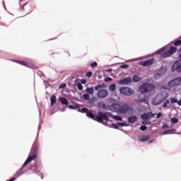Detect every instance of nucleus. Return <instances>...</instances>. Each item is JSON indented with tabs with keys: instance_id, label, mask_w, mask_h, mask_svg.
I'll return each instance as SVG.
<instances>
[{
	"instance_id": "1",
	"label": "nucleus",
	"mask_w": 181,
	"mask_h": 181,
	"mask_svg": "<svg viewBox=\"0 0 181 181\" xmlns=\"http://www.w3.org/2000/svg\"><path fill=\"white\" fill-rule=\"evenodd\" d=\"M39 145L35 144L33 147V152H31L30 156L28 157L27 160L25 161L24 164L23 165L21 169L29 165L32 160H36L37 158V152H39Z\"/></svg>"
},
{
	"instance_id": "2",
	"label": "nucleus",
	"mask_w": 181,
	"mask_h": 181,
	"mask_svg": "<svg viewBox=\"0 0 181 181\" xmlns=\"http://www.w3.org/2000/svg\"><path fill=\"white\" fill-rule=\"evenodd\" d=\"M109 117H111V112H98V115H96L95 121L100 124H103L104 121H110Z\"/></svg>"
},
{
	"instance_id": "3",
	"label": "nucleus",
	"mask_w": 181,
	"mask_h": 181,
	"mask_svg": "<svg viewBox=\"0 0 181 181\" xmlns=\"http://www.w3.org/2000/svg\"><path fill=\"white\" fill-rule=\"evenodd\" d=\"M168 97L169 93L166 91H161L154 98V103L156 105H159L160 103H163Z\"/></svg>"
},
{
	"instance_id": "4",
	"label": "nucleus",
	"mask_w": 181,
	"mask_h": 181,
	"mask_svg": "<svg viewBox=\"0 0 181 181\" xmlns=\"http://www.w3.org/2000/svg\"><path fill=\"white\" fill-rule=\"evenodd\" d=\"M154 88H156V86L153 83H146L139 86V91L142 93H151V91H153Z\"/></svg>"
},
{
	"instance_id": "5",
	"label": "nucleus",
	"mask_w": 181,
	"mask_h": 181,
	"mask_svg": "<svg viewBox=\"0 0 181 181\" xmlns=\"http://www.w3.org/2000/svg\"><path fill=\"white\" fill-rule=\"evenodd\" d=\"M120 94L122 95H127V97H131L133 94L135 93V90L134 89L129 88V87H122L119 88Z\"/></svg>"
},
{
	"instance_id": "6",
	"label": "nucleus",
	"mask_w": 181,
	"mask_h": 181,
	"mask_svg": "<svg viewBox=\"0 0 181 181\" xmlns=\"http://www.w3.org/2000/svg\"><path fill=\"white\" fill-rule=\"evenodd\" d=\"M131 110V106L127 103H123L119 106V114H128Z\"/></svg>"
},
{
	"instance_id": "7",
	"label": "nucleus",
	"mask_w": 181,
	"mask_h": 181,
	"mask_svg": "<svg viewBox=\"0 0 181 181\" xmlns=\"http://www.w3.org/2000/svg\"><path fill=\"white\" fill-rule=\"evenodd\" d=\"M80 112H85L88 118H90L91 119H93V121H95L97 117L93 114V112L91 110H88L87 107H83L81 111L79 110Z\"/></svg>"
},
{
	"instance_id": "8",
	"label": "nucleus",
	"mask_w": 181,
	"mask_h": 181,
	"mask_svg": "<svg viewBox=\"0 0 181 181\" xmlns=\"http://www.w3.org/2000/svg\"><path fill=\"white\" fill-rule=\"evenodd\" d=\"M108 90L107 89H100L97 93V97L98 98H106V97H108Z\"/></svg>"
},
{
	"instance_id": "9",
	"label": "nucleus",
	"mask_w": 181,
	"mask_h": 181,
	"mask_svg": "<svg viewBox=\"0 0 181 181\" xmlns=\"http://www.w3.org/2000/svg\"><path fill=\"white\" fill-rule=\"evenodd\" d=\"M173 71H177V73H181V62L176 61L172 66Z\"/></svg>"
},
{
	"instance_id": "10",
	"label": "nucleus",
	"mask_w": 181,
	"mask_h": 181,
	"mask_svg": "<svg viewBox=\"0 0 181 181\" xmlns=\"http://www.w3.org/2000/svg\"><path fill=\"white\" fill-rule=\"evenodd\" d=\"M180 85H181V77L172 80L168 83V86H170V87H176Z\"/></svg>"
},
{
	"instance_id": "11",
	"label": "nucleus",
	"mask_w": 181,
	"mask_h": 181,
	"mask_svg": "<svg viewBox=\"0 0 181 181\" xmlns=\"http://www.w3.org/2000/svg\"><path fill=\"white\" fill-rule=\"evenodd\" d=\"M40 166H42V163L39 161V160H37L35 161L34 164H32L30 166V170L36 171L39 169V168H40Z\"/></svg>"
},
{
	"instance_id": "12",
	"label": "nucleus",
	"mask_w": 181,
	"mask_h": 181,
	"mask_svg": "<svg viewBox=\"0 0 181 181\" xmlns=\"http://www.w3.org/2000/svg\"><path fill=\"white\" fill-rule=\"evenodd\" d=\"M154 117L155 114L152 113L151 112H148L143 114L141 118L143 119V121H146L147 119H151V118H153Z\"/></svg>"
},
{
	"instance_id": "13",
	"label": "nucleus",
	"mask_w": 181,
	"mask_h": 181,
	"mask_svg": "<svg viewBox=\"0 0 181 181\" xmlns=\"http://www.w3.org/2000/svg\"><path fill=\"white\" fill-rule=\"evenodd\" d=\"M155 63V59H150L147 61H142L140 62V64L143 66V67H146L148 66H152Z\"/></svg>"
},
{
	"instance_id": "14",
	"label": "nucleus",
	"mask_w": 181,
	"mask_h": 181,
	"mask_svg": "<svg viewBox=\"0 0 181 181\" xmlns=\"http://www.w3.org/2000/svg\"><path fill=\"white\" fill-rule=\"evenodd\" d=\"M119 84H122V86H127L131 83H132V78L131 77L124 78L123 79H120L118 81Z\"/></svg>"
},
{
	"instance_id": "15",
	"label": "nucleus",
	"mask_w": 181,
	"mask_h": 181,
	"mask_svg": "<svg viewBox=\"0 0 181 181\" xmlns=\"http://www.w3.org/2000/svg\"><path fill=\"white\" fill-rule=\"evenodd\" d=\"M119 107L120 105L113 104L110 106V110L113 112H119Z\"/></svg>"
},
{
	"instance_id": "16",
	"label": "nucleus",
	"mask_w": 181,
	"mask_h": 181,
	"mask_svg": "<svg viewBox=\"0 0 181 181\" xmlns=\"http://www.w3.org/2000/svg\"><path fill=\"white\" fill-rule=\"evenodd\" d=\"M151 139L150 135H142L139 136V142H146V141H149Z\"/></svg>"
},
{
	"instance_id": "17",
	"label": "nucleus",
	"mask_w": 181,
	"mask_h": 181,
	"mask_svg": "<svg viewBox=\"0 0 181 181\" xmlns=\"http://www.w3.org/2000/svg\"><path fill=\"white\" fill-rule=\"evenodd\" d=\"M127 121L129 124H134L138 121V117L136 116H131L128 117Z\"/></svg>"
},
{
	"instance_id": "18",
	"label": "nucleus",
	"mask_w": 181,
	"mask_h": 181,
	"mask_svg": "<svg viewBox=\"0 0 181 181\" xmlns=\"http://www.w3.org/2000/svg\"><path fill=\"white\" fill-rule=\"evenodd\" d=\"M170 53V54L172 56L174 53H176L177 52V48L174 46H171L169 47V49L168 50Z\"/></svg>"
},
{
	"instance_id": "19",
	"label": "nucleus",
	"mask_w": 181,
	"mask_h": 181,
	"mask_svg": "<svg viewBox=\"0 0 181 181\" xmlns=\"http://www.w3.org/2000/svg\"><path fill=\"white\" fill-rule=\"evenodd\" d=\"M59 101L63 105H69V100L65 98H59Z\"/></svg>"
},
{
	"instance_id": "20",
	"label": "nucleus",
	"mask_w": 181,
	"mask_h": 181,
	"mask_svg": "<svg viewBox=\"0 0 181 181\" xmlns=\"http://www.w3.org/2000/svg\"><path fill=\"white\" fill-rule=\"evenodd\" d=\"M176 132V130L175 129H168L167 131L163 132V135H170L172 134H175Z\"/></svg>"
},
{
	"instance_id": "21",
	"label": "nucleus",
	"mask_w": 181,
	"mask_h": 181,
	"mask_svg": "<svg viewBox=\"0 0 181 181\" xmlns=\"http://www.w3.org/2000/svg\"><path fill=\"white\" fill-rule=\"evenodd\" d=\"M50 101H51V106L53 107V105H54V104L57 103V98H56V95H53L51 97Z\"/></svg>"
},
{
	"instance_id": "22",
	"label": "nucleus",
	"mask_w": 181,
	"mask_h": 181,
	"mask_svg": "<svg viewBox=\"0 0 181 181\" xmlns=\"http://www.w3.org/2000/svg\"><path fill=\"white\" fill-rule=\"evenodd\" d=\"M107 87V85L105 83H102L100 85H98L95 87V91H98V90H101V88H105Z\"/></svg>"
},
{
	"instance_id": "23",
	"label": "nucleus",
	"mask_w": 181,
	"mask_h": 181,
	"mask_svg": "<svg viewBox=\"0 0 181 181\" xmlns=\"http://www.w3.org/2000/svg\"><path fill=\"white\" fill-rule=\"evenodd\" d=\"M170 56L172 55L170 54L169 51L167 50L161 55V59H168V57H170Z\"/></svg>"
},
{
	"instance_id": "24",
	"label": "nucleus",
	"mask_w": 181,
	"mask_h": 181,
	"mask_svg": "<svg viewBox=\"0 0 181 181\" xmlns=\"http://www.w3.org/2000/svg\"><path fill=\"white\" fill-rule=\"evenodd\" d=\"M110 117L113 119H115V121H122V117L118 115H113L112 113H111Z\"/></svg>"
},
{
	"instance_id": "25",
	"label": "nucleus",
	"mask_w": 181,
	"mask_h": 181,
	"mask_svg": "<svg viewBox=\"0 0 181 181\" xmlns=\"http://www.w3.org/2000/svg\"><path fill=\"white\" fill-rule=\"evenodd\" d=\"M132 80L134 83H138V81H141V77H139L138 75H134Z\"/></svg>"
},
{
	"instance_id": "26",
	"label": "nucleus",
	"mask_w": 181,
	"mask_h": 181,
	"mask_svg": "<svg viewBox=\"0 0 181 181\" xmlns=\"http://www.w3.org/2000/svg\"><path fill=\"white\" fill-rule=\"evenodd\" d=\"M117 88V85H115V83H112L110 86H109V90L112 92L114 93V91H115V89Z\"/></svg>"
},
{
	"instance_id": "27",
	"label": "nucleus",
	"mask_w": 181,
	"mask_h": 181,
	"mask_svg": "<svg viewBox=\"0 0 181 181\" xmlns=\"http://www.w3.org/2000/svg\"><path fill=\"white\" fill-rule=\"evenodd\" d=\"M86 93H88V94H94V88L91 87L86 88Z\"/></svg>"
},
{
	"instance_id": "28",
	"label": "nucleus",
	"mask_w": 181,
	"mask_h": 181,
	"mask_svg": "<svg viewBox=\"0 0 181 181\" xmlns=\"http://www.w3.org/2000/svg\"><path fill=\"white\" fill-rule=\"evenodd\" d=\"M98 107L105 109V103H104V102H99L98 103Z\"/></svg>"
},
{
	"instance_id": "29",
	"label": "nucleus",
	"mask_w": 181,
	"mask_h": 181,
	"mask_svg": "<svg viewBox=\"0 0 181 181\" xmlns=\"http://www.w3.org/2000/svg\"><path fill=\"white\" fill-rule=\"evenodd\" d=\"M16 63H18V64H21V66H25V67H28V64L23 61L18 60L16 61Z\"/></svg>"
},
{
	"instance_id": "30",
	"label": "nucleus",
	"mask_w": 181,
	"mask_h": 181,
	"mask_svg": "<svg viewBox=\"0 0 181 181\" xmlns=\"http://www.w3.org/2000/svg\"><path fill=\"white\" fill-rule=\"evenodd\" d=\"M170 101L171 104H175V103H177V99L176 98V97L170 98Z\"/></svg>"
},
{
	"instance_id": "31",
	"label": "nucleus",
	"mask_w": 181,
	"mask_h": 181,
	"mask_svg": "<svg viewBox=\"0 0 181 181\" xmlns=\"http://www.w3.org/2000/svg\"><path fill=\"white\" fill-rule=\"evenodd\" d=\"M69 108L71 110H80V106L78 105H76L75 106L70 105Z\"/></svg>"
},
{
	"instance_id": "32",
	"label": "nucleus",
	"mask_w": 181,
	"mask_h": 181,
	"mask_svg": "<svg viewBox=\"0 0 181 181\" xmlns=\"http://www.w3.org/2000/svg\"><path fill=\"white\" fill-rule=\"evenodd\" d=\"M171 122H173V124H177V122H179V119L176 117L171 118Z\"/></svg>"
},
{
	"instance_id": "33",
	"label": "nucleus",
	"mask_w": 181,
	"mask_h": 181,
	"mask_svg": "<svg viewBox=\"0 0 181 181\" xmlns=\"http://www.w3.org/2000/svg\"><path fill=\"white\" fill-rule=\"evenodd\" d=\"M181 45V40H178L174 42V46L177 47L180 46Z\"/></svg>"
},
{
	"instance_id": "34",
	"label": "nucleus",
	"mask_w": 181,
	"mask_h": 181,
	"mask_svg": "<svg viewBox=\"0 0 181 181\" xmlns=\"http://www.w3.org/2000/svg\"><path fill=\"white\" fill-rule=\"evenodd\" d=\"M76 87L78 89H79L80 90H83V85H81V83H78L76 84Z\"/></svg>"
},
{
	"instance_id": "35",
	"label": "nucleus",
	"mask_w": 181,
	"mask_h": 181,
	"mask_svg": "<svg viewBox=\"0 0 181 181\" xmlns=\"http://www.w3.org/2000/svg\"><path fill=\"white\" fill-rule=\"evenodd\" d=\"M104 81H105V83H110V81H112V78L111 77L105 78Z\"/></svg>"
},
{
	"instance_id": "36",
	"label": "nucleus",
	"mask_w": 181,
	"mask_h": 181,
	"mask_svg": "<svg viewBox=\"0 0 181 181\" xmlns=\"http://www.w3.org/2000/svg\"><path fill=\"white\" fill-rule=\"evenodd\" d=\"M83 98L85 99V100H90V95L89 94H83Z\"/></svg>"
},
{
	"instance_id": "37",
	"label": "nucleus",
	"mask_w": 181,
	"mask_h": 181,
	"mask_svg": "<svg viewBox=\"0 0 181 181\" xmlns=\"http://www.w3.org/2000/svg\"><path fill=\"white\" fill-rule=\"evenodd\" d=\"M141 131H146V129H148V127H146V125L144 126H141L140 128Z\"/></svg>"
},
{
	"instance_id": "38",
	"label": "nucleus",
	"mask_w": 181,
	"mask_h": 181,
	"mask_svg": "<svg viewBox=\"0 0 181 181\" xmlns=\"http://www.w3.org/2000/svg\"><path fill=\"white\" fill-rule=\"evenodd\" d=\"M86 77L90 78L93 76V72L88 71V72L86 73Z\"/></svg>"
},
{
	"instance_id": "39",
	"label": "nucleus",
	"mask_w": 181,
	"mask_h": 181,
	"mask_svg": "<svg viewBox=\"0 0 181 181\" xmlns=\"http://www.w3.org/2000/svg\"><path fill=\"white\" fill-rule=\"evenodd\" d=\"M91 67H92V69H94V67H97V66H98V64H97V62H93V63H92L91 64Z\"/></svg>"
},
{
	"instance_id": "40",
	"label": "nucleus",
	"mask_w": 181,
	"mask_h": 181,
	"mask_svg": "<svg viewBox=\"0 0 181 181\" xmlns=\"http://www.w3.org/2000/svg\"><path fill=\"white\" fill-rule=\"evenodd\" d=\"M112 127L115 129H118L119 128V124H112Z\"/></svg>"
},
{
	"instance_id": "41",
	"label": "nucleus",
	"mask_w": 181,
	"mask_h": 181,
	"mask_svg": "<svg viewBox=\"0 0 181 181\" xmlns=\"http://www.w3.org/2000/svg\"><path fill=\"white\" fill-rule=\"evenodd\" d=\"M169 103H170L169 100H165V103H163V107H168V104Z\"/></svg>"
},
{
	"instance_id": "42",
	"label": "nucleus",
	"mask_w": 181,
	"mask_h": 181,
	"mask_svg": "<svg viewBox=\"0 0 181 181\" xmlns=\"http://www.w3.org/2000/svg\"><path fill=\"white\" fill-rule=\"evenodd\" d=\"M129 66L128 64H122L120 66L121 69H128Z\"/></svg>"
},
{
	"instance_id": "43",
	"label": "nucleus",
	"mask_w": 181,
	"mask_h": 181,
	"mask_svg": "<svg viewBox=\"0 0 181 181\" xmlns=\"http://www.w3.org/2000/svg\"><path fill=\"white\" fill-rule=\"evenodd\" d=\"M120 127H128V124L127 123H118Z\"/></svg>"
},
{
	"instance_id": "44",
	"label": "nucleus",
	"mask_w": 181,
	"mask_h": 181,
	"mask_svg": "<svg viewBox=\"0 0 181 181\" xmlns=\"http://www.w3.org/2000/svg\"><path fill=\"white\" fill-rule=\"evenodd\" d=\"M22 175V173L21 171H18L16 173V176L18 177L19 176H21Z\"/></svg>"
},
{
	"instance_id": "45",
	"label": "nucleus",
	"mask_w": 181,
	"mask_h": 181,
	"mask_svg": "<svg viewBox=\"0 0 181 181\" xmlns=\"http://www.w3.org/2000/svg\"><path fill=\"white\" fill-rule=\"evenodd\" d=\"M160 117H162V113L161 112H158V114H157V117H156L157 119L160 118Z\"/></svg>"
},
{
	"instance_id": "46",
	"label": "nucleus",
	"mask_w": 181,
	"mask_h": 181,
	"mask_svg": "<svg viewBox=\"0 0 181 181\" xmlns=\"http://www.w3.org/2000/svg\"><path fill=\"white\" fill-rule=\"evenodd\" d=\"M81 82L82 84H86V83H87V81L86 79H81Z\"/></svg>"
},
{
	"instance_id": "47",
	"label": "nucleus",
	"mask_w": 181,
	"mask_h": 181,
	"mask_svg": "<svg viewBox=\"0 0 181 181\" xmlns=\"http://www.w3.org/2000/svg\"><path fill=\"white\" fill-rule=\"evenodd\" d=\"M66 87V83H62L61 84V86H59V88H64Z\"/></svg>"
},
{
	"instance_id": "48",
	"label": "nucleus",
	"mask_w": 181,
	"mask_h": 181,
	"mask_svg": "<svg viewBox=\"0 0 181 181\" xmlns=\"http://www.w3.org/2000/svg\"><path fill=\"white\" fill-rule=\"evenodd\" d=\"M163 128L164 129H166L167 128H169V126L168 124H164V125H163Z\"/></svg>"
},
{
	"instance_id": "49",
	"label": "nucleus",
	"mask_w": 181,
	"mask_h": 181,
	"mask_svg": "<svg viewBox=\"0 0 181 181\" xmlns=\"http://www.w3.org/2000/svg\"><path fill=\"white\" fill-rule=\"evenodd\" d=\"M105 71H106V73H111V71H112V69H109L105 70Z\"/></svg>"
},
{
	"instance_id": "50",
	"label": "nucleus",
	"mask_w": 181,
	"mask_h": 181,
	"mask_svg": "<svg viewBox=\"0 0 181 181\" xmlns=\"http://www.w3.org/2000/svg\"><path fill=\"white\" fill-rule=\"evenodd\" d=\"M98 78H100V79H101V78H103V76H101V75H98Z\"/></svg>"
},
{
	"instance_id": "51",
	"label": "nucleus",
	"mask_w": 181,
	"mask_h": 181,
	"mask_svg": "<svg viewBox=\"0 0 181 181\" xmlns=\"http://www.w3.org/2000/svg\"><path fill=\"white\" fill-rule=\"evenodd\" d=\"M152 142H153V140H151L148 144H152Z\"/></svg>"
},
{
	"instance_id": "52",
	"label": "nucleus",
	"mask_w": 181,
	"mask_h": 181,
	"mask_svg": "<svg viewBox=\"0 0 181 181\" xmlns=\"http://www.w3.org/2000/svg\"><path fill=\"white\" fill-rule=\"evenodd\" d=\"M178 52L181 53V47L179 49Z\"/></svg>"
},
{
	"instance_id": "53",
	"label": "nucleus",
	"mask_w": 181,
	"mask_h": 181,
	"mask_svg": "<svg viewBox=\"0 0 181 181\" xmlns=\"http://www.w3.org/2000/svg\"><path fill=\"white\" fill-rule=\"evenodd\" d=\"M158 54H160V52H158Z\"/></svg>"
},
{
	"instance_id": "54",
	"label": "nucleus",
	"mask_w": 181,
	"mask_h": 181,
	"mask_svg": "<svg viewBox=\"0 0 181 181\" xmlns=\"http://www.w3.org/2000/svg\"><path fill=\"white\" fill-rule=\"evenodd\" d=\"M24 6H26V4H25Z\"/></svg>"
}]
</instances>
